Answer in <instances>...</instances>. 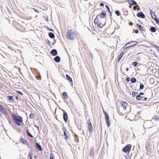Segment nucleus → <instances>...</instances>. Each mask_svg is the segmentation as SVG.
<instances>
[{
  "label": "nucleus",
  "instance_id": "obj_1",
  "mask_svg": "<svg viewBox=\"0 0 159 159\" xmlns=\"http://www.w3.org/2000/svg\"><path fill=\"white\" fill-rule=\"evenodd\" d=\"M66 38L70 40H74L76 38V32L72 30H68L66 34Z\"/></svg>",
  "mask_w": 159,
  "mask_h": 159
},
{
  "label": "nucleus",
  "instance_id": "obj_2",
  "mask_svg": "<svg viewBox=\"0 0 159 159\" xmlns=\"http://www.w3.org/2000/svg\"><path fill=\"white\" fill-rule=\"evenodd\" d=\"M11 116L14 121L17 125H20L23 122L22 118L20 116H17L14 113L11 114Z\"/></svg>",
  "mask_w": 159,
  "mask_h": 159
},
{
  "label": "nucleus",
  "instance_id": "obj_3",
  "mask_svg": "<svg viewBox=\"0 0 159 159\" xmlns=\"http://www.w3.org/2000/svg\"><path fill=\"white\" fill-rule=\"evenodd\" d=\"M14 25L16 28L19 30L23 32L25 30V28L19 23L15 21L14 23Z\"/></svg>",
  "mask_w": 159,
  "mask_h": 159
},
{
  "label": "nucleus",
  "instance_id": "obj_4",
  "mask_svg": "<svg viewBox=\"0 0 159 159\" xmlns=\"http://www.w3.org/2000/svg\"><path fill=\"white\" fill-rule=\"evenodd\" d=\"M137 42L135 41H131L125 44L123 48L125 49L127 48L131 47L137 44Z\"/></svg>",
  "mask_w": 159,
  "mask_h": 159
},
{
  "label": "nucleus",
  "instance_id": "obj_5",
  "mask_svg": "<svg viewBox=\"0 0 159 159\" xmlns=\"http://www.w3.org/2000/svg\"><path fill=\"white\" fill-rule=\"evenodd\" d=\"M131 147L132 145L131 144H127L122 149V151L124 152H129L130 151Z\"/></svg>",
  "mask_w": 159,
  "mask_h": 159
},
{
  "label": "nucleus",
  "instance_id": "obj_6",
  "mask_svg": "<svg viewBox=\"0 0 159 159\" xmlns=\"http://www.w3.org/2000/svg\"><path fill=\"white\" fill-rule=\"evenodd\" d=\"M88 129L89 132H92L93 130V128L91 122L89 119L88 120L87 122Z\"/></svg>",
  "mask_w": 159,
  "mask_h": 159
},
{
  "label": "nucleus",
  "instance_id": "obj_7",
  "mask_svg": "<svg viewBox=\"0 0 159 159\" xmlns=\"http://www.w3.org/2000/svg\"><path fill=\"white\" fill-rule=\"evenodd\" d=\"M62 130L64 132V136L65 137L64 139H65L66 140L68 139V137L69 136V132L65 128H63L62 129Z\"/></svg>",
  "mask_w": 159,
  "mask_h": 159
},
{
  "label": "nucleus",
  "instance_id": "obj_8",
  "mask_svg": "<svg viewBox=\"0 0 159 159\" xmlns=\"http://www.w3.org/2000/svg\"><path fill=\"white\" fill-rule=\"evenodd\" d=\"M104 114H105L106 124L107 125L108 127H109L110 126V124L109 123L110 120L109 115L106 112H104Z\"/></svg>",
  "mask_w": 159,
  "mask_h": 159
},
{
  "label": "nucleus",
  "instance_id": "obj_9",
  "mask_svg": "<svg viewBox=\"0 0 159 159\" xmlns=\"http://www.w3.org/2000/svg\"><path fill=\"white\" fill-rule=\"evenodd\" d=\"M104 114H105L106 124L107 125L108 127H109L110 126V124L109 123L110 120L109 115L106 112H104Z\"/></svg>",
  "mask_w": 159,
  "mask_h": 159
},
{
  "label": "nucleus",
  "instance_id": "obj_10",
  "mask_svg": "<svg viewBox=\"0 0 159 159\" xmlns=\"http://www.w3.org/2000/svg\"><path fill=\"white\" fill-rule=\"evenodd\" d=\"M0 111L4 115L7 114V112L5 108L2 105H0Z\"/></svg>",
  "mask_w": 159,
  "mask_h": 159
},
{
  "label": "nucleus",
  "instance_id": "obj_11",
  "mask_svg": "<svg viewBox=\"0 0 159 159\" xmlns=\"http://www.w3.org/2000/svg\"><path fill=\"white\" fill-rule=\"evenodd\" d=\"M63 111V117L64 120L66 122L68 119V115L67 113L64 111L62 110Z\"/></svg>",
  "mask_w": 159,
  "mask_h": 159
},
{
  "label": "nucleus",
  "instance_id": "obj_12",
  "mask_svg": "<svg viewBox=\"0 0 159 159\" xmlns=\"http://www.w3.org/2000/svg\"><path fill=\"white\" fill-rule=\"evenodd\" d=\"M121 105L124 109L126 110L128 106V104L126 102H122L121 103Z\"/></svg>",
  "mask_w": 159,
  "mask_h": 159
},
{
  "label": "nucleus",
  "instance_id": "obj_13",
  "mask_svg": "<svg viewBox=\"0 0 159 159\" xmlns=\"http://www.w3.org/2000/svg\"><path fill=\"white\" fill-rule=\"evenodd\" d=\"M137 15L138 17H140L142 18H144L145 17V15L142 12H138Z\"/></svg>",
  "mask_w": 159,
  "mask_h": 159
},
{
  "label": "nucleus",
  "instance_id": "obj_14",
  "mask_svg": "<svg viewBox=\"0 0 159 159\" xmlns=\"http://www.w3.org/2000/svg\"><path fill=\"white\" fill-rule=\"evenodd\" d=\"M137 25L138 27L137 28L138 29L140 30L141 31H144L145 30L143 26H142L140 24L138 23Z\"/></svg>",
  "mask_w": 159,
  "mask_h": 159
},
{
  "label": "nucleus",
  "instance_id": "obj_15",
  "mask_svg": "<svg viewBox=\"0 0 159 159\" xmlns=\"http://www.w3.org/2000/svg\"><path fill=\"white\" fill-rule=\"evenodd\" d=\"M129 3L131 5H135L137 4L136 2L134 0H128Z\"/></svg>",
  "mask_w": 159,
  "mask_h": 159
},
{
  "label": "nucleus",
  "instance_id": "obj_16",
  "mask_svg": "<svg viewBox=\"0 0 159 159\" xmlns=\"http://www.w3.org/2000/svg\"><path fill=\"white\" fill-rule=\"evenodd\" d=\"M57 52L56 49H52L51 52V54L53 56H55L57 54Z\"/></svg>",
  "mask_w": 159,
  "mask_h": 159
},
{
  "label": "nucleus",
  "instance_id": "obj_17",
  "mask_svg": "<svg viewBox=\"0 0 159 159\" xmlns=\"http://www.w3.org/2000/svg\"><path fill=\"white\" fill-rule=\"evenodd\" d=\"M152 119L156 121L159 120V112H158V114L153 116Z\"/></svg>",
  "mask_w": 159,
  "mask_h": 159
},
{
  "label": "nucleus",
  "instance_id": "obj_18",
  "mask_svg": "<svg viewBox=\"0 0 159 159\" xmlns=\"http://www.w3.org/2000/svg\"><path fill=\"white\" fill-rule=\"evenodd\" d=\"M54 60L56 62H60L61 59L59 56H57L54 58Z\"/></svg>",
  "mask_w": 159,
  "mask_h": 159
},
{
  "label": "nucleus",
  "instance_id": "obj_19",
  "mask_svg": "<svg viewBox=\"0 0 159 159\" xmlns=\"http://www.w3.org/2000/svg\"><path fill=\"white\" fill-rule=\"evenodd\" d=\"M20 141L23 144H26L27 143L26 141L22 137L20 138Z\"/></svg>",
  "mask_w": 159,
  "mask_h": 159
},
{
  "label": "nucleus",
  "instance_id": "obj_20",
  "mask_svg": "<svg viewBox=\"0 0 159 159\" xmlns=\"http://www.w3.org/2000/svg\"><path fill=\"white\" fill-rule=\"evenodd\" d=\"M8 100L11 101L13 102L14 101V98L13 96H7Z\"/></svg>",
  "mask_w": 159,
  "mask_h": 159
},
{
  "label": "nucleus",
  "instance_id": "obj_21",
  "mask_svg": "<svg viewBox=\"0 0 159 159\" xmlns=\"http://www.w3.org/2000/svg\"><path fill=\"white\" fill-rule=\"evenodd\" d=\"M106 16L105 11H103L101 14L100 15L101 18H104L106 17Z\"/></svg>",
  "mask_w": 159,
  "mask_h": 159
},
{
  "label": "nucleus",
  "instance_id": "obj_22",
  "mask_svg": "<svg viewBox=\"0 0 159 159\" xmlns=\"http://www.w3.org/2000/svg\"><path fill=\"white\" fill-rule=\"evenodd\" d=\"M150 13L151 17L153 19H154L156 17V16L155 14L153 13L151 9L150 10Z\"/></svg>",
  "mask_w": 159,
  "mask_h": 159
},
{
  "label": "nucleus",
  "instance_id": "obj_23",
  "mask_svg": "<svg viewBox=\"0 0 159 159\" xmlns=\"http://www.w3.org/2000/svg\"><path fill=\"white\" fill-rule=\"evenodd\" d=\"M97 25L98 27L101 28L103 26L104 24L100 22L97 24Z\"/></svg>",
  "mask_w": 159,
  "mask_h": 159
},
{
  "label": "nucleus",
  "instance_id": "obj_24",
  "mask_svg": "<svg viewBox=\"0 0 159 159\" xmlns=\"http://www.w3.org/2000/svg\"><path fill=\"white\" fill-rule=\"evenodd\" d=\"M36 146L37 148L39 151H41L42 150V148L41 146L38 143H36Z\"/></svg>",
  "mask_w": 159,
  "mask_h": 159
},
{
  "label": "nucleus",
  "instance_id": "obj_25",
  "mask_svg": "<svg viewBox=\"0 0 159 159\" xmlns=\"http://www.w3.org/2000/svg\"><path fill=\"white\" fill-rule=\"evenodd\" d=\"M62 95L64 96V98L66 99H67L68 98V96L67 93L66 92H64L62 93Z\"/></svg>",
  "mask_w": 159,
  "mask_h": 159
},
{
  "label": "nucleus",
  "instance_id": "obj_26",
  "mask_svg": "<svg viewBox=\"0 0 159 159\" xmlns=\"http://www.w3.org/2000/svg\"><path fill=\"white\" fill-rule=\"evenodd\" d=\"M98 15L97 16L96 18L94 20V22L95 24H97L99 22V19L98 17Z\"/></svg>",
  "mask_w": 159,
  "mask_h": 159
},
{
  "label": "nucleus",
  "instance_id": "obj_27",
  "mask_svg": "<svg viewBox=\"0 0 159 159\" xmlns=\"http://www.w3.org/2000/svg\"><path fill=\"white\" fill-rule=\"evenodd\" d=\"M150 30L152 32H155L156 31V29L154 27H151Z\"/></svg>",
  "mask_w": 159,
  "mask_h": 159
},
{
  "label": "nucleus",
  "instance_id": "obj_28",
  "mask_svg": "<svg viewBox=\"0 0 159 159\" xmlns=\"http://www.w3.org/2000/svg\"><path fill=\"white\" fill-rule=\"evenodd\" d=\"M48 35L52 39H53L55 37L54 34L52 32H50Z\"/></svg>",
  "mask_w": 159,
  "mask_h": 159
},
{
  "label": "nucleus",
  "instance_id": "obj_29",
  "mask_svg": "<svg viewBox=\"0 0 159 159\" xmlns=\"http://www.w3.org/2000/svg\"><path fill=\"white\" fill-rule=\"evenodd\" d=\"M124 54V52H122V53H121L120 54V56H119V58H118V62L119 61L121 58L123 56Z\"/></svg>",
  "mask_w": 159,
  "mask_h": 159
},
{
  "label": "nucleus",
  "instance_id": "obj_30",
  "mask_svg": "<svg viewBox=\"0 0 159 159\" xmlns=\"http://www.w3.org/2000/svg\"><path fill=\"white\" fill-rule=\"evenodd\" d=\"M66 77L68 80L71 82H72V80L71 78L68 75H66Z\"/></svg>",
  "mask_w": 159,
  "mask_h": 159
},
{
  "label": "nucleus",
  "instance_id": "obj_31",
  "mask_svg": "<svg viewBox=\"0 0 159 159\" xmlns=\"http://www.w3.org/2000/svg\"><path fill=\"white\" fill-rule=\"evenodd\" d=\"M142 97H141V95L140 94H139L136 97V99L137 100H139L141 99L142 98Z\"/></svg>",
  "mask_w": 159,
  "mask_h": 159
},
{
  "label": "nucleus",
  "instance_id": "obj_32",
  "mask_svg": "<svg viewBox=\"0 0 159 159\" xmlns=\"http://www.w3.org/2000/svg\"><path fill=\"white\" fill-rule=\"evenodd\" d=\"M136 80L134 78H132L131 79V82L134 83L136 82Z\"/></svg>",
  "mask_w": 159,
  "mask_h": 159
},
{
  "label": "nucleus",
  "instance_id": "obj_33",
  "mask_svg": "<svg viewBox=\"0 0 159 159\" xmlns=\"http://www.w3.org/2000/svg\"><path fill=\"white\" fill-rule=\"evenodd\" d=\"M27 134L31 138H33V136L31 135L29 132L28 131V130H27Z\"/></svg>",
  "mask_w": 159,
  "mask_h": 159
},
{
  "label": "nucleus",
  "instance_id": "obj_34",
  "mask_svg": "<svg viewBox=\"0 0 159 159\" xmlns=\"http://www.w3.org/2000/svg\"><path fill=\"white\" fill-rule=\"evenodd\" d=\"M138 64V63L136 62H133L132 63V65L134 67L136 66Z\"/></svg>",
  "mask_w": 159,
  "mask_h": 159
},
{
  "label": "nucleus",
  "instance_id": "obj_35",
  "mask_svg": "<svg viewBox=\"0 0 159 159\" xmlns=\"http://www.w3.org/2000/svg\"><path fill=\"white\" fill-rule=\"evenodd\" d=\"M154 20H155L156 23L157 24L159 23V20L158 19L156 18V17L155 18H154Z\"/></svg>",
  "mask_w": 159,
  "mask_h": 159
},
{
  "label": "nucleus",
  "instance_id": "obj_36",
  "mask_svg": "<svg viewBox=\"0 0 159 159\" xmlns=\"http://www.w3.org/2000/svg\"><path fill=\"white\" fill-rule=\"evenodd\" d=\"M138 92H136L134 91H132V95H133V97L136 95L138 94Z\"/></svg>",
  "mask_w": 159,
  "mask_h": 159
},
{
  "label": "nucleus",
  "instance_id": "obj_37",
  "mask_svg": "<svg viewBox=\"0 0 159 159\" xmlns=\"http://www.w3.org/2000/svg\"><path fill=\"white\" fill-rule=\"evenodd\" d=\"M115 13H116V14L117 16H120V12L119 11H118V10L116 11L115 12Z\"/></svg>",
  "mask_w": 159,
  "mask_h": 159
},
{
  "label": "nucleus",
  "instance_id": "obj_38",
  "mask_svg": "<svg viewBox=\"0 0 159 159\" xmlns=\"http://www.w3.org/2000/svg\"><path fill=\"white\" fill-rule=\"evenodd\" d=\"M54 156L53 154L51 153L50 155V159H54Z\"/></svg>",
  "mask_w": 159,
  "mask_h": 159
},
{
  "label": "nucleus",
  "instance_id": "obj_39",
  "mask_svg": "<svg viewBox=\"0 0 159 159\" xmlns=\"http://www.w3.org/2000/svg\"><path fill=\"white\" fill-rule=\"evenodd\" d=\"M29 117L30 119H33L34 117V115L32 114H30V115Z\"/></svg>",
  "mask_w": 159,
  "mask_h": 159
},
{
  "label": "nucleus",
  "instance_id": "obj_40",
  "mask_svg": "<svg viewBox=\"0 0 159 159\" xmlns=\"http://www.w3.org/2000/svg\"><path fill=\"white\" fill-rule=\"evenodd\" d=\"M144 85L143 84H141L139 86V88L141 89H143L144 88Z\"/></svg>",
  "mask_w": 159,
  "mask_h": 159
},
{
  "label": "nucleus",
  "instance_id": "obj_41",
  "mask_svg": "<svg viewBox=\"0 0 159 159\" xmlns=\"http://www.w3.org/2000/svg\"><path fill=\"white\" fill-rule=\"evenodd\" d=\"M28 156L30 157V159H32V155L31 153H30L29 154Z\"/></svg>",
  "mask_w": 159,
  "mask_h": 159
},
{
  "label": "nucleus",
  "instance_id": "obj_42",
  "mask_svg": "<svg viewBox=\"0 0 159 159\" xmlns=\"http://www.w3.org/2000/svg\"><path fill=\"white\" fill-rule=\"evenodd\" d=\"M136 6H134L133 7V9L134 10H136L137 7H139V6L138 5H136Z\"/></svg>",
  "mask_w": 159,
  "mask_h": 159
},
{
  "label": "nucleus",
  "instance_id": "obj_43",
  "mask_svg": "<svg viewBox=\"0 0 159 159\" xmlns=\"http://www.w3.org/2000/svg\"><path fill=\"white\" fill-rule=\"evenodd\" d=\"M16 91V92H17V93H19L20 95H23L22 93L20 91Z\"/></svg>",
  "mask_w": 159,
  "mask_h": 159
},
{
  "label": "nucleus",
  "instance_id": "obj_44",
  "mask_svg": "<svg viewBox=\"0 0 159 159\" xmlns=\"http://www.w3.org/2000/svg\"><path fill=\"white\" fill-rule=\"evenodd\" d=\"M105 7H106V8L110 12V9L108 5H105Z\"/></svg>",
  "mask_w": 159,
  "mask_h": 159
},
{
  "label": "nucleus",
  "instance_id": "obj_45",
  "mask_svg": "<svg viewBox=\"0 0 159 159\" xmlns=\"http://www.w3.org/2000/svg\"><path fill=\"white\" fill-rule=\"evenodd\" d=\"M130 80V79L129 78H127L126 79V81H129Z\"/></svg>",
  "mask_w": 159,
  "mask_h": 159
},
{
  "label": "nucleus",
  "instance_id": "obj_46",
  "mask_svg": "<svg viewBox=\"0 0 159 159\" xmlns=\"http://www.w3.org/2000/svg\"><path fill=\"white\" fill-rule=\"evenodd\" d=\"M100 6L101 7L103 6L104 4L103 3H101L100 4Z\"/></svg>",
  "mask_w": 159,
  "mask_h": 159
},
{
  "label": "nucleus",
  "instance_id": "obj_47",
  "mask_svg": "<svg viewBox=\"0 0 159 159\" xmlns=\"http://www.w3.org/2000/svg\"><path fill=\"white\" fill-rule=\"evenodd\" d=\"M16 100H18L19 99V97H18V96H16Z\"/></svg>",
  "mask_w": 159,
  "mask_h": 159
},
{
  "label": "nucleus",
  "instance_id": "obj_48",
  "mask_svg": "<svg viewBox=\"0 0 159 159\" xmlns=\"http://www.w3.org/2000/svg\"><path fill=\"white\" fill-rule=\"evenodd\" d=\"M144 94V93H140L139 94H140V95H143Z\"/></svg>",
  "mask_w": 159,
  "mask_h": 159
},
{
  "label": "nucleus",
  "instance_id": "obj_49",
  "mask_svg": "<svg viewBox=\"0 0 159 159\" xmlns=\"http://www.w3.org/2000/svg\"><path fill=\"white\" fill-rule=\"evenodd\" d=\"M151 80H152V81L154 80L153 79V78H151L150 79V81H151Z\"/></svg>",
  "mask_w": 159,
  "mask_h": 159
},
{
  "label": "nucleus",
  "instance_id": "obj_50",
  "mask_svg": "<svg viewBox=\"0 0 159 159\" xmlns=\"http://www.w3.org/2000/svg\"><path fill=\"white\" fill-rule=\"evenodd\" d=\"M75 138L76 139H78V137L77 136H75Z\"/></svg>",
  "mask_w": 159,
  "mask_h": 159
},
{
  "label": "nucleus",
  "instance_id": "obj_51",
  "mask_svg": "<svg viewBox=\"0 0 159 159\" xmlns=\"http://www.w3.org/2000/svg\"><path fill=\"white\" fill-rule=\"evenodd\" d=\"M126 71H128L129 70V68H126Z\"/></svg>",
  "mask_w": 159,
  "mask_h": 159
},
{
  "label": "nucleus",
  "instance_id": "obj_52",
  "mask_svg": "<svg viewBox=\"0 0 159 159\" xmlns=\"http://www.w3.org/2000/svg\"><path fill=\"white\" fill-rule=\"evenodd\" d=\"M138 32V31L137 30H136L135 31V32L137 33Z\"/></svg>",
  "mask_w": 159,
  "mask_h": 159
},
{
  "label": "nucleus",
  "instance_id": "obj_53",
  "mask_svg": "<svg viewBox=\"0 0 159 159\" xmlns=\"http://www.w3.org/2000/svg\"><path fill=\"white\" fill-rule=\"evenodd\" d=\"M156 47L157 48H158L159 49H158V51H159V47L157 46H156Z\"/></svg>",
  "mask_w": 159,
  "mask_h": 159
},
{
  "label": "nucleus",
  "instance_id": "obj_54",
  "mask_svg": "<svg viewBox=\"0 0 159 159\" xmlns=\"http://www.w3.org/2000/svg\"><path fill=\"white\" fill-rule=\"evenodd\" d=\"M147 99V98H144V100L145 101H146Z\"/></svg>",
  "mask_w": 159,
  "mask_h": 159
},
{
  "label": "nucleus",
  "instance_id": "obj_55",
  "mask_svg": "<svg viewBox=\"0 0 159 159\" xmlns=\"http://www.w3.org/2000/svg\"><path fill=\"white\" fill-rule=\"evenodd\" d=\"M39 77V78H41V77H40V76H39V77Z\"/></svg>",
  "mask_w": 159,
  "mask_h": 159
}]
</instances>
